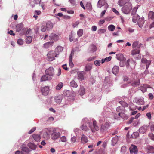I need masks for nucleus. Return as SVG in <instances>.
Masks as SVG:
<instances>
[{"instance_id": "obj_42", "label": "nucleus", "mask_w": 154, "mask_h": 154, "mask_svg": "<svg viewBox=\"0 0 154 154\" xmlns=\"http://www.w3.org/2000/svg\"><path fill=\"white\" fill-rule=\"evenodd\" d=\"M115 28V26L114 25L111 24L108 26V29L109 31L113 32Z\"/></svg>"}, {"instance_id": "obj_3", "label": "nucleus", "mask_w": 154, "mask_h": 154, "mask_svg": "<svg viewBox=\"0 0 154 154\" xmlns=\"http://www.w3.org/2000/svg\"><path fill=\"white\" fill-rule=\"evenodd\" d=\"M61 129L59 128H56L53 130V133L51 135V137L54 140H55L59 138L60 136V133L57 131H60Z\"/></svg>"}, {"instance_id": "obj_34", "label": "nucleus", "mask_w": 154, "mask_h": 154, "mask_svg": "<svg viewBox=\"0 0 154 154\" xmlns=\"http://www.w3.org/2000/svg\"><path fill=\"white\" fill-rule=\"evenodd\" d=\"M119 69L118 66H114L112 69V73L116 75L119 71Z\"/></svg>"}, {"instance_id": "obj_25", "label": "nucleus", "mask_w": 154, "mask_h": 154, "mask_svg": "<svg viewBox=\"0 0 154 154\" xmlns=\"http://www.w3.org/2000/svg\"><path fill=\"white\" fill-rule=\"evenodd\" d=\"M150 88L151 87H149V85H144L141 87L140 89L143 92H145L146 91L147 88Z\"/></svg>"}, {"instance_id": "obj_12", "label": "nucleus", "mask_w": 154, "mask_h": 154, "mask_svg": "<svg viewBox=\"0 0 154 154\" xmlns=\"http://www.w3.org/2000/svg\"><path fill=\"white\" fill-rule=\"evenodd\" d=\"M128 3H131V0H119L118 4L120 6L128 4Z\"/></svg>"}, {"instance_id": "obj_1", "label": "nucleus", "mask_w": 154, "mask_h": 154, "mask_svg": "<svg viewBox=\"0 0 154 154\" xmlns=\"http://www.w3.org/2000/svg\"><path fill=\"white\" fill-rule=\"evenodd\" d=\"M125 109L124 107L122 106H119L116 108V112L115 113V119L117 118L121 117L124 119H126L128 118L127 116L125 113Z\"/></svg>"}, {"instance_id": "obj_17", "label": "nucleus", "mask_w": 154, "mask_h": 154, "mask_svg": "<svg viewBox=\"0 0 154 154\" xmlns=\"http://www.w3.org/2000/svg\"><path fill=\"white\" fill-rule=\"evenodd\" d=\"M84 72H77L78 78L79 81H82L84 79Z\"/></svg>"}, {"instance_id": "obj_18", "label": "nucleus", "mask_w": 154, "mask_h": 154, "mask_svg": "<svg viewBox=\"0 0 154 154\" xmlns=\"http://www.w3.org/2000/svg\"><path fill=\"white\" fill-rule=\"evenodd\" d=\"M141 62L142 64H144L146 65V68L147 69L151 63V61L147 60L146 59L142 58L141 60Z\"/></svg>"}, {"instance_id": "obj_4", "label": "nucleus", "mask_w": 154, "mask_h": 154, "mask_svg": "<svg viewBox=\"0 0 154 154\" xmlns=\"http://www.w3.org/2000/svg\"><path fill=\"white\" fill-rule=\"evenodd\" d=\"M58 56V54L56 53L54 51H50L47 54V60L49 61H51L55 59V57Z\"/></svg>"}, {"instance_id": "obj_11", "label": "nucleus", "mask_w": 154, "mask_h": 154, "mask_svg": "<svg viewBox=\"0 0 154 154\" xmlns=\"http://www.w3.org/2000/svg\"><path fill=\"white\" fill-rule=\"evenodd\" d=\"M149 128V126L147 125H143L140 127L139 129V131L140 133L143 134L145 133Z\"/></svg>"}, {"instance_id": "obj_23", "label": "nucleus", "mask_w": 154, "mask_h": 154, "mask_svg": "<svg viewBox=\"0 0 154 154\" xmlns=\"http://www.w3.org/2000/svg\"><path fill=\"white\" fill-rule=\"evenodd\" d=\"M72 53L70 54L69 57V66L71 68H72L74 66V64L73 63L72 61Z\"/></svg>"}, {"instance_id": "obj_7", "label": "nucleus", "mask_w": 154, "mask_h": 154, "mask_svg": "<svg viewBox=\"0 0 154 154\" xmlns=\"http://www.w3.org/2000/svg\"><path fill=\"white\" fill-rule=\"evenodd\" d=\"M110 126V123L109 122H107L104 124H102L100 126V131L104 132L108 129Z\"/></svg>"}, {"instance_id": "obj_2", "label": "nucleus", "mask_w": 154, "mask_h": 154, "mask_svg": "<svg viewBox=\"0 0 154 154\" xmlns=\"http://www.w3.org/2000/svg\"><path fill=\"white\" fill-rule=\"evenodd\" d=\"M87 125L89 126V125H90V123L87 118H84L82 119V125L80 127V128L82 130L87 131L89 130V128L87 126Z\"/></svg>"}, {"instance_id": "obj_21", "label": "nucleus", "mask_w": 154, "mask_h": 154, "mask_svg": "<svg viewBox=\"0 0 154 154\" xmlns=\"http://www.w3.org/2000/svg\"><path fill=\"white\" fill-rule=\"evenodd\" d=\"M63 98L62 95H59L54 97V100L55 102L57 103H59L61 102Z\"/></svg>"}, {"instance_id": "obj_13", "label": "nucleus", "mask_w": 154, "mask_h": 154, "mask_svg": "<svg viewBox=\"0 0 154 154\" xmlns=\"http://www.w3.org/2000/svg\"><path fill=\"white\" fill-rule=\"evenodd\" d=\"M129 149L131 153L137 154V153L138 150L137 148L134 145H131V146L129 148Z\"/></svg>"}, {"instance_id": "obj_58", "label": "nucleus", "mask_w": 154, "mask_h": 154, "mask_svg": "<svg viewBox=\"0 0 154 154\" xmlns=\"http://www.w3.org/2000/svg\"><path fill=\"white\" fill-rule=\"evenodd\" d=\"M126 147L125 146H123L121 149V152L125 153L126 152Z\"/></svg>"}, {"instance_id": "obj_48", "label": "nucleus", "mask_w": 154, "mask_h": 154, "mask_svg": "<svg viewBox=\"0 0 154 154\" xmlns=\"http://www.w3.org/2000/svg\"><path fill=\"white\" fill-rule=\"evenodd\" d=\"M90 48L91 52H93L97 50V48L96 46L94 45H91L90 47Z\"/></svg>"}, {"instance_id": "obj_15", "label": "nucleus", "mask_w": 154, "mask_h": 154, "mask_svg": "<svg viewBox=\"0 0 154 154\" xmlns=\"http://www.w3.org/2000/svg\"><path fill=\"white\" fill-rule=\"evenodd\" d=\"M49 39L50 40H53L56 41L59 39V36L57 35L52 33L49 36Z\"/></svg>"}, {"instance_id": "obj_56", "label": "nucleus", "mask_w": 154, "mask_h": 154, "mask_svg": "<svg viewBox=\"0 0 154 154\" xmlns=\"http://www.w3.org/2000/svg\"><path fill=\"white\" fill-rule=\"evenodd\" d=\"M70 91H63V94L64 95L68 97L69 96V93Z\"/></svg>"}, {"instance_id": "obj_46", "label": "nucleus", "mask_w": 154, "mask_h": 154, "mask_svg": "<svg viewBox=\"0 0 154 154\" xmlns=\"http://www.w3.org/2000/svg\"><path fill=\"white\" fill-rule=\"evenodd\" d=\"M77 141V137L75 136H73L70 139V141L73 144L75 143Z\"/></svg>"}, {"instance_id": "obj_27", "label": "nucleus", "mask_w": 154, "mask_h": 154, "mask_svg": "<svg viewBox=\"0 0 154 154\" xmlns=\"http://www.w3.org/2000/svg\"><path fill=\"white\" fill-rule=\"evenodd\" d=\"M32 137L35 141L37 142L40 141L41 139V137L39 135L33 134L32 136Z\"/></svg>"}, {"instance_id": "obj_47", "label": "nucleus", "mask_w": 154, "mask_h": 154, "mask_svg": "<svg viewBox=\"0 0 154 154\" xmlns=\"http://www.w3.org/2000/svg\"><path fill=\"white\" fill-rule=\"evenodd\" d=\"M123 80L125 82L128 83V84L131 83V80L126 76L124 77Z\"/></svg>"}, {"instance_id": "obj_62", "label": "nucleus", "mask_w": 154, "mask_h": 154, "mask_svg": "<svg viewBox=\"0 0 154 154\" xmlns=\"http://www.w3.org/2000/svg\"><path fill=\"white\" fill-rule=\"evenodd\" d=\"M46 30H47V29L46 26H42L41 27V31L42 32H45Z\"/></svg>"}, {"instance_id": "obj_61", "label": "nucleus", "mask_w": 154, "mask_h": 154, "mask_svg": "<svg viewBox=\"0 0 154 154\" xmlns=\"http://www.w3.org/2000/svg\"><path fill=\"white\" fill-rule=\"evenodd\" d=\"M31 30L30 29H28L26 33V36H29L31 35Z\"/></svg>"}, {"instance_id": "obj_36", "label": "nucleus", "mask_w": 154, "mask_h": 154, "mask_svg": "<svg viewBox=\"0 0 154 154\" xmlns=\"http://www.w3.org/2000/svg\"><path fill=\"white\" fill-rule=\"evenodd\" d=\"M63 85V84L62 82H60L56 87V89L57 90H60Z\"/></svg>"}, {"instance_id": "obj_51", "label": "nucleus", "mask_w": 154, "mask_h": 154, "mask_svg": "<svg viewBox=\"0 0 154 154\" xmlns=\"http://www.w3.org/2000/svg\"><path fill=\"white\" fill-rule=\"evenodd\" d=\"M138 42H133L132 44V48H135L138 46Z\"/></svg>"}, {"instance_id": "obj_6", "label": "nucleus", "mask_w": 154, "mask_h": 154, "mask_svg": "<svg viewBox=\"0 0 154 154\" xmlns=\"http://www.w3.org/2000/svg\"><path fill=\"white\" fill-rule=\"evenodd\" d=\"M45 73L46 75L48 76L49 78H51L52 79V77L54 75V69L53 67H50L45 70Z\"/></svg>"}, {"instance_id": "obj_19", "label": "nucleus", "mask_w": 154, "mask_h": 154, "mask_svg": "<svg viewBox=\"0 0 154 154\" xmlns=\"http://www.w3.org/2000/svg\"><path fill=\"white\" fill-rule=\"evenodd\" d=\"M144 22V18L143 17L139 18L138 19V24L140 27H141Z\"/></svg>"}, {"instance_id": "obj_32", "label": "nucleus", "mask_w": 154, "mask_h": 154, "mask_svg": "<svg viewBox=\"0 0 154 154\" xmlns=\"http://www.w3.org/2000/svg\"><path fill=\"white\" fill-rule=\"evenodd\" d=\"M28 146L30 148L34 150L37 147L36 145L32 143H29Z\"/></svg>"}, {"instance_id": "obj_59", "label": "nucleus", "mask_w": 154, "mask_h": 154, "mask_svg": "<svg viewBox=\"0 0 154 154\" xmlns=\"http://www.w3.org/2000/svg\"><path fill=\"white\" fill-rule=\"evenodd\" d=\"M149 136L151 139L153 140H154V135L152 133H149Z\"/></svg>"}, {"instance_id": "obj_9", "label": "nucleus", "mask_w": 154, "mask_h": 154, "mask_svg": "<svg viewBox=\"0 0 154 154\" xmlns=\"http://www.w3.org/2000/svg\"><path fill=\"white\" fill-rule=\"evenodd\" d=\"M104 6H105L106 9H107L109 7L108 4L106 2L105 0H99L97 4V7L100 8Z\"/></svg>"}, {"instance_id": "obj_14", "label": "nucleus", "mask_w": 154, "mask_h": 154, "mask_svg": "<svg viewBox=\"0 0 154 154\" xmlns=\"http://www.w3.org/2000/svg\"><path fill=\"white\" fill-rule=\"evenodd\" d=\"M42 94L44 95H46L48 94L49 91V87L48 86H45L42 88L41 89Z\"/></svg>"}, {"instance_id": "obj_33", "label": "nucleus", "mask_w": 154, "mask_h": 154, "mask_svg": "<svg viewBox=\"0 0 154 154\" xmlns=\"http://www.w3.org/2000/svg\"><path fill=\"white\" fill-rule=\"evenodd\" d=\"M118 139V137L117 136H116L114 137L113 138L112 140V146L115 145L117 143Z\"/></svg>"}, {"instance_id": "obj_35", "label": "nucleus", "mask_w": 154, "mask_h": 154, "mask_svg": "<svg viewBox=\"0 0 154 154\" xmlns=\"http://www.w3.org/2000/svg\"><path fill=\"white\" fill-rule=\"evenodd\" d=\"M139 18V16L137 14H135L133 17L132 21L134 23H136L137 20Z\"/></svg>"}, {"instance_id": "obj_31", "label": "nucleus", "mask_w": 154, "mask_h": 154, "mask_svg": "<svg viewBox=\"0 0 154 154\" xmlns=\"http://www.w3.org/2000/svg\"><path fill=\"white\" fill-rule=\"evenodd\" d=\"M32 37L31 36H26V43L27 44H29L31 43L32 41Z\"/></svg>"}, {"instance_id": "obj_28", "label": "nucleus", "mask_w": 154, "mask_h": 154, "mask_svg": "<svg viewBox=\"0 0 154 154\" xmlns=\"http://www.w3.org/2000/svg\"><path fill=\"white\" fill-rule=\"evenodd\" d=\"M23 27V25L22 23H20L17 24L16 27V31L17 32L20 31Z\"/></svg>"}, {"instance_id": "obj_39", "label": "nucleus", "mask_w": 154, "mask_h": 154, "mask_svg": "<svg viewBox=\"0 0 154 154\" xmlns=\"http://www.w3.org/2000/svg\"><path fill=\"white\" fill-rule=\"evenodd\" d=\"M140 52V50L139 49H135L132 51L131 54L132 55H134L136 54H139Z\"/></svg>"}, {"instance_id": "obj_63", "label": "nucleus", "mask_w": 154, "mask_h": 154, "mask_svg": "<svg viewBox=\"0 0 154 154\" xmlns=\"http://www.w3.org/2000/svg\"><path fill=\"white\" fill-rule=\"evenodd\" d=\"M125 64V63L124 62L123 60L120 61L119 63V66L121 67H122L124 66Z\"/></svg>"}, {"instance_id": "obj_29", "label": "nucleus", "mask_w": 154, "mask_h": 154, "mask_svg": "<svg viewBox=\"0 0 154 154\" xmlns=\"http://www.w3.org/2000/svg\"><path fill=\"white\" fill-rule=\"evenodd\" d=\"M63 48L61 46H59L56 48L54 51L56 52V53L58 54V55L59 53L63 51Z\"/></svg>"}, {"instance_id": "obj_40", "label": "nucleus", "mask_w": 154, "mask_h": 154, "mask_svg": "<svg viewBox=\"0 0 154 154\" xmlns=\"http://www.w3.org/2000/svg\"><path fill=\"white\" fill-rule=\"evenodd\" d=\"M67 141L66 137L65 136H62L60 137L59 141L63 143L66 142Z\"/></svg>"}, {"instance_id": "obj_52", "label": "nucleus", "mask_w": 154, "mask_h": 154, "mask_svg": "<svg viewBox=\"0 0 154 154\" xmlns=\"http://www.w3.org/2000/svg\"><path fill=\"white\" fill-rule=\"evenodd\" d=\"M119 103L122 105V106L123 107H127L128 106L127 104L124 101H120Z\"/></svg>"}, {"instance_id": "obj_57", "label": "nucleus", "mask_w": 154, "mask_h": 154, "mask_svg": "<svg viewBox=\"0 0 154 154\" xmlns=\"http://www.w3.org/2000/svg\"><path fill=\"white\" fill-rule=\"evenodd\" d=\"M22 150L24 152H28L29 151V149L27 147H24L22 148Z\"/></svg>"}, {"instance_id": "obj_38", "label": "nucleus", "mask_w": 154, "mask_h": 154, "mask_svg": "<svg viewBox=\"0 0 154 154\" xmlns=\"http://www.w3.org/2000/svg\"><path fill=\"white\" fill-rule=\"evenodd\" d=\"M70 85L74 88H77L78 86V85L77 83L74 80H72L70 83Z\"/></svg>"}, {"instance_id": "obj_54", "label": "nucleus", "mask_w": 154, "mask_h": 154, "mask_svg": "<svg viewBox=\"0 0 154 154\" xmlns=\"http://www.w3.org/2000/svg\"><path fill=\"white\" fill-rule=\"evenodd\" d=\"M149 125L150 126V129L152 131H154V124L153 123H150Z\"/></svg>"}, {"instance_id": "obj_20", "label": "nucleus", "mask_w": 154, "mask_h": 154, "mask_svg": "<svg viewBox=\"0 0 154 154\" xmlns=\"http://www.w3.org/2000/svg\"><path fill=\"white\" fill-rule=\"evenodd\" d=\"M53 26V24L52 22L48 21L47 23L46 27L47 29V30H49L52 29Z\"/></svg>"}, {"instance_id": "obj_26", "label": "nucleus", "mask_w": 154, "mask_h": 154, "mask_svg": "<svg viewBox=\"0 0 154 154\" xmlns=\"http://www.w3.org/2000/svg\"><path fill=\"white\" fill-rule=\"evenodd\" d=\"M51 79V78H49L48 76L45 75H44L41 77V81H45L47 80H50Z\"/></svg>"}, {"instance_id": "obj_8", "label": "nucleus", "mask_w": 154, "mask_h": 154, "mask_svg": "<svg viewBox=\"0 0 154 154\" xmlns=\"http://www.w3.org/2000/svg\"><path fill=\"white\" fill-rule=\"evenodd\" d=\"M93 126L91 125H89V127L90 128L92 132H95L96 131H98L100 128L99 126L97 125L96 121L94 120L93 122Z\"/></svg>"}, {"instance_id": "obj_53", "label": "nucleus", "mask_w": 154, "mask_h": 154, "mask_svg": "<svg viewBox=\"0 0 154 154\" xmlns=\"http://www.w3.org/2000/svg\"><path fill=\"white\" fill-rule=\"evenodd\" d=\"M100 60H97L94 61V63L96 66H98L100 65Z\"/></svg>"}, {"instance_id": "obj_64", "label": "nucleus", "mask_w": 154, "mask_h": 154, "mask_svg": "<svg viewBox=\"0 0 154 154\" xmlns=\"http://www.w3.org/2000/svg\"><path fill=\"white\" fill-rule=\"evenodd\" d=\"M36 130L35 127L31 129L29 132L28 133L29 134H30L33 133Z\"/></svg>"}, {"instance_id": "obj_43", "label": "nucleus", "mask_w": 154, "mask_h": 154, "mask_svg": "<svg viewBox=\"0 0 154 154\" xmlns=\"http://www.w3.org/2000/svg\"><path fill=\"white\" fill-rule=\"evenodd\" d=\"M85 93V90L83 87H81L80 90L79 94L81 96L84 95Z\"/></svg>"}, {"instance_id": "obj_24", "label": "nucleus", "mask_w": 154, "mask_h": 154, "mask_svg": "<svg viewBox=\"0 0 154 154\" xmlns=\"http://www.w3.org/2000/svg\"><path fill=\"white\" fill-rule=\"evenodd\" d=\"M131 85L133 87H135L139 85L140 84V82L139 79H138L137 81H131Z\"/></svg>"}, {"instance_id": "obj_49", "label": "nucleus", "mask_w": 154, "mask_h": 154, "mask_svg": "<svg viewBox=\"0 0 154 154\" xmlns=\"http://www.w3.org/2000/svg\"><path fill=\"white\" fill-rule=\"evenodd\" d=\"M97 32L99 34H103L106 32V30L104 29H98Z\"/></svg>"}, {"instance_id": "obj_22", "label": "nucleus", "mask_w": 154, "mask_h": 154, "mask_svg": "<svg viewBox=\"0 0 154 154\" xmlns=\"http://www.w3.org/2000/svg\"><path fill=\"white\" fill-rule=\"evenodd\" d=\"M53 43L54 42H46L44 44L43 47L45 48H48L53 45Z\"/></svg>"}, {"instance_id": "obj_10", "label": "nucleus", "mask_w": 154, "mask_h": 154, "mask_svg": "<svg viewBox=\"0 0 154 154\" xmlns=\"http://www.w3.org/2000/svg\"><path fill=\"white\" fill-rule=\"evenodd\" d=\"M133 102L134 103L140 105H143L144 104L143 98L142 97L140 98H135L134 99Z\"/></svg>"}, {"instance_id": "obj_60", "label": "nucleus", "mask_w": 154, "mask_h": 154, "mask_svg": "<svg viewBox=\"0 0 154 154\" xmlns=\"http://www.w3.org/2000/svg\"><path fill=\"white\" fill-rule=\"evenodd\" d=\"M112 11L115 13L117 15H119V13L118 11L116 10L115 8H112Z\"/></svg>"}, {"instance_id": "obj_30", "label": "nucleus", "mask_w": 154, "mask_h": 154, "mask_svg": "<svg viewBox=\"0 0 154 154\" xmlns=\"http://www.w3.org/2000/svg\"><path fill=\"white\" fill-rule=\"evenodd\" d=\"M92 68V64L91 63L87 64L85 66V70L86 71H90Z\"/></svg>"}, {"instance_id": "obj_16", "label": "nucleus", "mask_w": 154, "mask_h": 154, "mask_svg": "<svg viewBox=\"0 0 154 154\" xmlns=\"http://www.w3.org/2000/svg\"><path fill=\"white\" fill-rule=\"evenodd\" d=\"M88 141L87 137L84 134H82L81 138V142L82 144H85Z\"/></svg>"}, {"instance_id": "obj_5", "label": "nucleus", "mask_w": 154, "mask_h": 154, "mask_svg": "<svg viewBox=\"0 0 154 154\" xmlns=\"http://www.w3.org/2000/svg\"><path fill=\"white\" fill-rule=\"evenodd\" d=\"M122 10V12L125 14H128L131 11L132 8V6L131 3H128L123 5Z\"/></svg>"}, {"instance_id": "obj_45", "label": "nucleus", "mask_w": 154, "mask_h": 154, "mask_svg": "<svg viewBox=\"0 0 154 154\" xmlns=\"http://www.w3.org/2000/svg\"><path fill=\"white\" fill-rule=\"evenodd\" d=\"M83 31L82 29H79L77 31V35L79 37L82 36L83 34Z\"/></svg>"}, {"instance_id": "obj_55", "label": "nucleus", "mask_w": 154, "mask_h": 154, "mask_svg": "<svg viewBox=\"0 0 154 154\" xmlns=\"http://www.w3.org/2000/svg\"><path fill=\"white\" fill-rule=\"evenodd\" d=\"M17 43L19 45H22L23 43V39L20 38L17 41Z\"/></svg>"}, {"instance_id": "obj_41", "label": "nucleus", "mask_w": 154, "mask_h": 154, "mask_svg": "<svg viewBox=\"0 0 154 154\" xmlns=\"http://www.w3.org/2000/svg\"><path fill=\"white\" fill-rule=\"evenodd\" d=\"M147 149L148 150V152L149 153H151L154 151V148L150 146H148L147 147Z\"/></svg>"}, {"instance_id": "obj_44", "label": "nucleus", "mask_w": 154, "mask_h": 154, "mask_svg": "<svg viewBox=\"0 0 154 154\" xmlns=\"http://www.w3.org/2000/svg\"><path fill=\"white\" fill-rule=\"evenodd\" d=\"M116 58L118 60L120 61L122 60L124 57L123 55L122 54H119L116 55Z\"/></svg>"}, {"instance_id": "obj_50", "label": "nucleus", "mask_w": 154, "mask_h": 154, "mask_svg": "<svg viewBox=\"0 0 154 154\" xmlns=\"http://www.w3.org/2000/svg\"><path fill=\"white\" fill-rule=\"evenodd\" d=\"M139 135V133L137 132H134L132 134L131 136L133 138H135Z\"/></svg>"}, {"instance_id": "obj_37", "label": "nucleus", "mask_w": 154, "mask_h": 154, "mask_svg": "<svg viewBox=\"0 0 154 154\" xmlns=\"http://www.w3.org/2000/svg\"><path fill=\"white\" fill-rule=\"evenodd\" d=\"M148 17L149 19H151L154 21V12L150 11L149 12Z\"/></svg>"}]
</instances>
